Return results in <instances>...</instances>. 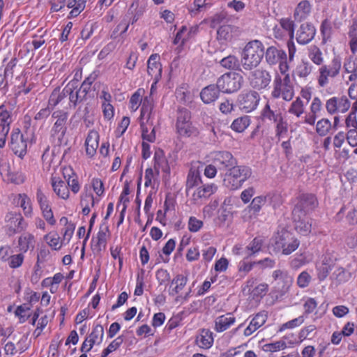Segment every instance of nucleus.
I'll return each mask as SVG.
<instances>
[{
    "instance_id": "2eb2a0df",
    "label": "nucleus",
    "mask_w": 357,
    "mask_h": 357,
    "mask_svg": "<svg viewBox=\"0 0 357 357\" xmlns=\"http://www.w3.org/2000/svg\"><path fill=\"white\" fill-rule=\"evenodd\" d=\"M272 278L274 291L281 296L286 294L294 282V278L289 275L288 271L280 269L272 273Z\"/></svg>"
},
{
    "instance_id": "9d476101",
    "label": "nucleus",
    "mask_w": 357,
    "mask_h": 357,
    "mask_svg": "<svg viewBox=\"0 0 357 357\" xmlns=\"http://www.w3.org/2000/svg\"><path fill=\"white\" fill-rule=\"evenodd\" d=\"M188 278L186 275L178 274L174 277L171 280L169 287V295L175 296V301L183 303L190 299L192 291L191 287H189L186 293L183 294L186 287Z\"/></svg>"
},
{
    "instance_id": "412c9836",
    "label": "nucleus",
    "mask_w": 357,
    "mask_h": 357,
    "mask_svg": "<svg viewBox=\"0 0 357 357\" xmlns=\"http://www.w3.org/2000/svg\"><path fill=\"white\" fill-rule=\"evenodd\" d=\"M10 148L15 155L20 158H24L27 153V141L20 129H13L11 133Z\"/></svg>"
},
{
    "instance_id": "cd10ccee",
    "label": "nucleus",
    "mask_w": 357,
    "mask_h": 357,
    "mask_svg": "<svg viewBox=\"0 0 357 357\" xmlns=\"http://www.w3.org/2000/svg\"><path fill=\"white\" fill-rule=\"evenodd\" d=\"M315 26L311 22H304L297 31L296 40L300 45H307L313 40L316 34Z\"/></svg>"
},
{
    "instance_id": "9b49d317",
    "label": "nucleus",
    "mask_w": 357,
    "mask_h": 357,
    "mask_svg": "<svg viewBox=\"0 0 357 357\" xmlns=\"http://www.w3.org/2000/svg\"><path fill=\"white\" fill-rule=\"evenodd\" d=\"M294 204L293 211L307 215L318 208L319 199L313 192H302L294 199Z\"/></svg>"
},
{
    "instance_id": "473e14b6",
    "label": "nucleus",
    "mask_w": 357,
    "mask_h": 357,
    "mask_svg": "<svg viewBox=\"0 0 357 357\" xmlns=\"http://www.w3.org/2000/svg\"><path fill=\"white\" fill-rule=\"evenodd\" d=\"M13 204L20 206L26 217L33 216V202L28 195L21 192L13 196Z\"/></svg>"
},
{
    "instance_id": "f03ea898",
    "label": "nucleus",
    "mask_w": 357,
    "mask_h": 357,
    "mask_svg": "<svg viewBox=\"0 0 357 357\" xmlns=\"http://www.w3.org/2000/svg\"><path fill=\"white\" fill-rule=\"evenodd\" d=\"M264 45L261 40L255 39L250 40L241 51V66L245 70H250L258 67L264 55Z\"/></svg>"
},
{
    "instance_id": "7c9ffc66",
    "label": "nucleus",
    "mask_w": 357,
    "mask_h": 357,
    "mask_svg": "<svg viewBox=\"0 0 357 357\" xmlns=\"http://www.w3.org/2000/svg\"><path fill=\"white\" fill-rule=\"evenodd\" d=\"M213 162L219 168H227L237 163L236 159L229 151H216L213 153Z\"/></svg>"
},
{
    "instance_id": "c85d7f7f",
    "label": "nucleus",
    "mask_w": 357,
    "mask_h": 357,
    "mask_svg": "<svg viewBox=\"0 0 357 357\" xmlns=\"http://www.w3.org/2000/svg\"><path fill=\"white\" fill-rule=\"evenodd\" d=\"M27 338L22 337L20 338L18 341L14 342L10 340H4V356H13L16 355L17 352L22 353L28 349Z\"/></svg>"
},
{
    "instance_id": "f704fd0d",
    "label": "nucleus",
    "mask_w": 357,
    "mask_h": 357,
    "mask_svg": "<svg viewBox=\"0 0 357 357\" xmlns=\"http://www.w3.org/2000/svg\"><path fill=\"white\" fill-rule=\"evenodd\" d=\"M195 343L201 349H210L214 343L213 333L208 328L200 329L195 337Z\"/></svg>"
},
{
    "instance_id": "69168bd1",
    "label": "nucleus",
    "mask_w": 357,
    "mask_h": 357,
    "mask_svg": "<svg viewBox=\"0 0 357 357\" xmlns=\"http://www.w3.org/2000/svg\"><path fill=\"white\" fill-rule=\"evenodd\" d=\"M123 342V337L122 336H119L116 338L114 339L113 341L110 342L109 346H107L102 350V351L100 354V356L107 357L109 355V354L117 351V349L121 347Z\"/></svg>"
},
{
    "instance_id": "a19ab883",
    "label": "nucleus",
    "mask_w": 357,
    "mask_h": 357,
    "mask_svg": "<svg viewBox=\"0 0 357 357\" xmlns=\"http://www.w3.org/2000/svg\"><path fill=\"white\" fill-rule=\"evenodd\" d=\"M312 6L309 1L303 0L300 1L294 8V20L301 22L311 15Z\"/></svg>"
},
{
    "instance_id": "5fc2aeb1",
    "label": "nucleus",
    "mask_w": 357,
    "mask_h": 357,
    "mask_svg": "<svg viewBox=\"0 0 357 357\" xmlns=\"http://www.w3.org/2000/svg\"><path fill=\"white\" fill-rule=\"evenodd\" d=\"M307 56L309 59L318 67L324 62L322 50L317 45H310L308 48Z\"/></svg>"
},
{
    "instance_id": "f8f14e48",
    "label": "nucleus",
    "mask_w": 357,
    "mask_h": 357,
    "mask_svg": "<svg viewBox=\"0 0 357 357\" xmlns=\"http://www.w3.org/2000/svg\"><path fill=\"white\" fill-rule=\"evenodd\" d=\"M243 77L241 73L229 72L222 75L218 78V87L220 92L231 93L241 88Z\"/></svg>"
},
{
    "instance_id": "c756f323",
    "label": "nucleus",
    "mask_w": 357,
    "mask_h": 357,
    "mask_svg": "<svg viewBox=\"0 0 357 357\" xmlns=\"http://www.w3.org/2000/svg\"><path fill=\"white\" fill-rule=\"evenodd\" d=\"M343 74H347L345 82L349 83L357 82V58L354 56H349L345 59L342 63Z\"/></svg>"
},
{
    "instance_id": "6ab92c4d",
    "label": "nucleus",
    "mask_w": 357,
    "mask_h": 357,
    "mask_svg": "<svg viewBox=\"0 0 357 357\" xmlns=\"http://www.w3.org/2000/svg\"><path fill=\"white\" fill-rule=\"evenodd\" d=\"M105 329L101 324L93 325L91 332L88 334L81 345V351H90L95 344H100L103 341Z\"/></svg>"
},
{
    "instance_id": "09e8293b",
    "label": "nucleus",
    "mask_w": 357,
    "mask_h": 357,
    "mask_svg": "<svg viewBox=\"0 0 357 357\" xmlns=\"http://www.w3.org/2000/svg\"><path fill=\"white\" fill-rule=\"evenodd\" d=\"M13 122L11 111L7 105H0V128L10 131Z\"/></svg>"
},
{
    "instance_id": "e2e57ef3",
    "label": "nucleus",
    "mask_w": 357,
    "mask_h": 357,
    "mask_svg": "<svg viewBox=\"0 0 357 357\" xmlns=\"http://www.w3.org/2000/svg\"><path fill=\"white\" fill-rule=\"evenodd\" d=\"M331 121L324 117L320 120H318L316 123V131L317 133L320 136H326L329 133L331 129Z\"/></svg>"
},
{
    "instance_id": "423d86ee",
    "label": "nucleus",
    "mask_w": 357,
    "mask_h": 357,
    "mask_svg": "<svg viewBox=\"0 0 357 357\" xmlns=\"http://www.w3.org/2000/svg\"><path fill=\"white\" fill-rule=\"evenodd\" d=\"M273 241L274 250L286 256L295 252L300 245L295 234L284 227L278 229L273 236Z\"/></svg>"
},
{
    "instance_id": "e433bc0d",
    "label": "nucleus",
    "mask_w": 357,
    "mask_h": 357,
    "mask_svg": "<svg viewBox=\"0 0 357 357\" xmlns=\"http://www.w3.org/2000/svg\"><path fill=\"white\" fill-rule=\"evenodd\" d=\"M236 322V318L231 313L219 315L214 320L213 329L217 333L227 331Z\"/></svg>"
},
{
    "instance_id": "bf43d9fd",
    "label": "nucleus",
    "mask_w": 357,
    "mask_h": 357,
    "mask_svg": "<svg viewBox=\"0 0 357 357\" xmlns=\"http://www.w3.org/2000/svg\"><path fill=\"white\" fill-rule=\"evenodd\" d=\"M319 30L322 36L323 44H326L328 41L331 40V36L333 34V24L331 20L325 19L322 20Z\"/></svg>"
},
{
    "instance_id": "20e7f679",
    "label": "nucleus",
    "mask_w": 357,
    "mask_h": 357,
    "mask_svg": "<svg viewBox=\"0 0 357 357\" xmlns=\"http://www.w3.org/2000/svg\"><path fill=\"white\" fill-rule=\"evenodd\" d=\"M252 171L246 165H234L227 169L222 178V185L227 190H239L248 179L250 178Z\"/></svg>"
},
{
    "instance_id": "ddd939ff",
    "label": "nucleus",
    "mask_w": 357,
    "mask_h": 357,
    "mask_svg": "<svg viewBox=\"0 0 357 357\" xmlns=\"http://www.w3.org/2000/svg\"><path fill=\"white\" fill-rule=\"evenodd\" d=\"M264 55L268 65L275 66L278 64L279 73L286 72L287 69H290L285 50L271 45L266 48V50H264Z\"/></svg>"
},
{
    "instance_id": "39448f33",
    "label": "nucleus",
    "mask_w": 357,
    "mask_h": 357,
    "mask_svg": "<svg viewBox=\"0 0 357 357\" xmlns=\"http://www.w3.org/2000/svg\"><path fill=\"white\" fill-rule=\"evenodd\" d=\"M342 68V59L339 56H335L331 63H322L318 67L315 79L319 88H326L332 80L340 77Z\"/></svg>"
},
{
    "instance_id": "79ce46f5",
    "label": "nucleus",
    "mask_w": 357,
    "mask_h": 357,
    "mask_svg": "<svg viewBox=\"0 0 357 357\" xmlns=\"http://www.w3.org/2000/svg\"><path fill=\"white\" fill-rule=\"evenodd\" d=\"M60 225L63 226L61 229L62 240L64 244L69 243L73 237V234L76 228V225L69 220L66 216H62L59 220Z\"/></svg>"
},
{
    "instance_id": "f3484780",
    "label": "nucleus",
    "mask_w": 357,
    "mask_h": 357,
    "mask_svg": "<svg viewBox=\"0 0 357 357\" xmlns=\"http://www.w3.org/2000/svg\"><path fill=\"white\" fill-rule=\"evenodd\" d=\"M97 76L95 73L89 74L87 77H85L84 81L79 88H77L75 82L72 81L73 85V101H75L76 107L79 103L86 100L89 96V93L92 91V86Z\"/></svg>"
},
{
    "instance_id": "338daca9",
    "label": "nucleus",
    "mask_w": 357,
    "mask_h": 357,
    "mask_svg": "<svg viewBox=\"0 0 357 357\" xmlns=\"http://www.w3.org/2000/svg\"><path fill=\"white\" fill-rule=\"evenodd\" d=\"M286 338L287 337H284L279 341L265 344L264 346V351L269 352L282 351V349H284L288 347L287 343L285 341Z\"/></svg>"
},
{
    "instance_id": "58836bf2",
    "label": "nucleus",
    "mask_w": 357,
    "mask_h": 357,
    "mask_svg": "<svg viewBox=\"0 0 357 357\" xmlns=\"http://www.w3.org/2000/svg\"><path fill=\"white\" fill-rule=\"evenodd\" d=\"M153 169L154 171L160 174V172L169 173L170 171L169 165L166 158L165 154L161 149H158L154 153L153 155Z\"/></svg>"
},
{
    "instance_id": "2f4dec72",
    "label": "nucleus",
    "mask_w": 357,
    "mask_h": 357,
    "mask_svg": "<svg viewBox=\"0 0 357 357\" xmlns=\"http://www.w3.org/2000/svg\"><path fill=\"white\" fill-rule=\"evenodd\" d=\"M310 112L304 117L303 123L307 125L314 126L315 121L323 110V101L319 96H314L310 102Z\"/></svg>"
},
{
    "instance_id": "13d9d810",
    "label": "nucleus",
    "mask_w": 357,
    "mask_h": 357,
    "mask_svg": "<svg viewBox=\"0 0 357 357\" xmlns=\"http://www.w3.org/2000/svg\"><path fill=\"white\" fill-rule=\"evenodd\" d=\"M279 24L282 26L285 37L294 39L295 22L290 17H282L279 20Z\"/></svg>"
},
{
    "instance_id": "3c124183",
    "label": "nucleus",
    "mask_w": 357,
    "mask_h": 357,
    "mask_svg": "<svg viewBox=\"0 0 357 357\" xmlns=\"http://www.w3.org/2000/svg\"><path fill=\"white\" fill-rule=\"evenodd\" d=\"M250 123L251 119L250 116L244 115L235 119L230 125V128L237 133H242V132L248 128Z\"/></svg>"
},
{
    "instance_id": "603ef678",
    "label": "nucleus",
    "mask_w": 357,
    "mask_h": 357,
    "mask_svg": "<svg viewBox=\"0 0 357 357\" xmlns=\"http://www.w3.org/2000/svg\"><path fill=\"white\" fill-rule=\"evenodd\" d=\"M264 243V239L261 236L254 238L245 248L248 257H253L261 251Z\"/></svg>"
},
{
    "instance_id": "6e6d98bb",
    "label": "nucleus",
    "mask_w": 357,
    "mask_h": 357,
    "mask_svg": "<svg viewBox=\"0 0 357 357\" xmlns=\"http://www.w3.org/2000/svg\"><path fill=\"white\" fill-rule=\"evenodd\" d=\"M43 238L47 245L54 250H59L65 245L62 238L56 232L46 234Z\"/></svg>"
},
{
    "instance_id": "de8ad7c7",
    "label": "nucleus",
    "mask_w": 357,
    "mask_h": 357,
    "mask_svg": "<svg viewBox=\"0 0 357 357\" xmlns=\"http://www.w3.org/2000/svg\"><path fill=\"white\" fill-rule=\"evenodd\" d=\"M4 64V76L13 77L15 67L18 63V59L16 55L12 54L11 52H9L3 59Z\"/></svg>"
},
{
    "instance_id": "1a4fd4ad",
    "label": "nucleus",
    "mask_w": 357,
    "mask_h": 357,
    "mask_svg": "<svg viewBox=\"0 0 357 357\" xmlns=\"http://www.w3.org/2000/svg\"><path fill=\"white\" fill-rule=\"evenodd\" d=\"M67 98L68 99V107L75 108V101H73V82L70 81L62 90L61 87L58 86L52 91L48 100L49 107L53 109L59 105H63Z\"/></svg>"
},
{
    "instance_id": "5701e85b",
    "label": "nucleus",
    "mask_w": 357,
    "mask_h": 357,
    "mask_svg": "<svg viewBox=\"0 0 357 357\" xmlns=\"http://www.w3.org/2000/svg\"><path fill=\"white\" fill-rule=\"evenodd\" d=\"M249 79L250 86L258 90H261L269 85L271 82V75L267 70L257 69L252 73Z\"/></svg>"
},
{
    "instance_id": "a18cd8bd",
    "label": "nucleus",
    "mask_w": 357,
    "mask_h": 357,
    "mask_svg": "<svg viewBox=\"0 0 357 357\" xmlns=\"http://www.w3.org/2000/svg\"><path fill=\"white\" fill-rule=\"evenodd\" d=\"M357 111L350 109L349 112L345 116L344 119V124L346 128V132L348 134V142L352 137L357 129Z\"/></svg>"
},
{
    "instance_id": "864d4df0",
    "label": "nucleus",
    "mask_w": 357,
    "mask_h": 357,
    "mask_svg": "<svg viewBox=\"0 0 357 357\" xmlns=\"http://www.w3.org/2000/svg\"><path fill=\"white\" fill-rule=\"evenodd\" d=\"M145 90L143 88H138L136 91L132 93L129 100V109L132 112L137 111L143 101Z\"/></svg>"
},
{
    "instance_id": "4be33fe9",
    "label": "nucleus",
    "mask_w": 357,
    "mask_h": 357,
    "mask_svg": "<svg viewBox=\"0 0 357 357\" xmlns=\"http://www.w3.org/2000/svg\"><path fill=\"white\" fill-rule=\"evenodd\" d=\"M313 69V65L307 59H302L292 70L291 76L294 79L305 82L308 81Z\"/></svg>"
},
{
    "instance_id": "a211bd4d",
    "label": "nucleus",
    "mask_w": 357,
    "mask_h": 357,
    "mask_svg": "<svg viewBox=\"0 0 357 357\" xmlns=\"http://www.w3.org/2000/svg\"><path fill=\"white\" fill-rule=\"evenodd\" d=\"M109 236V225L106 223L101 224L96 236L93 237L91 242V248L94 255L98 256L102 250H105Z\"/></svg>"
},
{
    "instance_id": "aec40b11",
    "label": "nucleus",
    "mask_w": 357,
    "mask_h": 357,
    "mask_svg": "<svg viewBox=\"0 0 357 357\" xmlns=\"http://www.w3.org/2000/svg\"><path fill=\"white\" fill-rule=\"evenodd\" d=\"M218 190V186L214 183H206L197 186L192 194L191 202L195 205H201Z\"/></svg>"
},
{
    "instance_id": "8fccbe9b",
    "label": "nucleus",
    "mask_w": 357,
    "mask_h": 357,
    "mask_svg": "<svg viewBox=\"0 0 357 357\" xmlns=\"http://www.w3.org/2000/svg\"><path fill=\"white\" fill-rule=\"evenodd\" d=\"M140 126L143 140L149 142V143H153L156 139V135L153 121H151L149 124L146 123L145 121H141Z\"/></svg>"
},
{
    "instance_id": "ea45409f",
    "label": "nucleus",
    "mask_w": 357,
    "mask_h": 357,
    "mask_svg": "<svg viewBox=\"0 0 357 357\" xmlns=\"http://www.w3.org/2000/svg\"><path fill=\"white\" fill-rule=\"evenodd\" d=\"M154 109V102L153 98L149 96H145L142 102L141 107V114L139 116L140 122L144 121L145 123H150L151 117Z\"/></svg>"
},
{
    "instance_id": "4d7b16f0",
    "label": "nucleus",
    "mask_w": 357,
    "mask_h": 357,
    "mask_svg": "<svg viewBox=\"0 0 357 357\" xmlns=\"http://www.w3.org/2000/svg\"><path fill=\"white\" fill-rule=\"evenodd\" d=\"M202 182V177L199 172L194 169H190L185 181V191L188 192L192 190L195 187L199 185V183Z\"/></svg>"
},
{
    "instance_id": "680f3d73",
    "label": "nucleus",
    "mask_w": 357,
    "mask_h": 357,
    "mask_svg": "<svg viewBox=\"0 0 357 357\" xmlns=\"http://www.w3.org/2000/svg\"><path fill=\"white\" fill-rule=\"evenodd\" d=\"M267 202V196L260 195L255 197L248 206L250 211H252L254 215H259L264 205Z\"/></svg>"
},
{
    "instance_id": "72a5a7b5",
    "label": "nucleus",
    "mask_w": 357,
    "mask_h": 357,
    "mask_svg": "<svg viewBox=\"0 0 357 357\" xmlns=\"http://www.w3.org/2000/svg\"><path fill=\"white\" fill-rule=\"evenodd\" d=\"M37 239L33 233L24 232L17 238L19 251L24 255L29 250H33L36 246Z\"/></svg>"
},
{
    "instance_id": "393cba45",
    "label": "nucleus",
    "mask_w": 357,
    "mask_h": 357,
    "mask_svg": "<svg viewBox=\"0 0 357 357\" xmlns=\"http://www.w3.org/2000/svg\"><path fill=\"white\" fill-rule=\"evenodd\" d=\"M147 72L152 78L153 82L151 86V91L154 85L162 78V63L160 62V55L152 54L147 61Z\"/></svg>"
},
{
    "instance_id": "bb28decb",
    "label": "nucleus",
    "mask_w": 357,
    "mask_h": 357,
    "mask_svg": "<svg viewBox=\"0 0 357 357\" xmlns=\"http://www.w3.org/2000/svg\"><path fill=\"white\" fill-rule=\"evenodd\" d=\"M5 220L11 234L20 232L26 229L27 224L20 213H8L5 217Z\"/></svg>"
},
{
    "instance_id": "4468645a",
    "label": "nucleus",
    "mask_w": 357,
    "mask_h": 357,
    "mask_svg": "<svg viewBox=\"0 0 357 357\" xmlns=\"http://www.w3.org/2000/svg\"><path fill=\"white\" fill-rule=\"evenodd\" d=\"M325 107L329 115L347 114L351 108V101L347 96H334L326 100Z\"/></svg>"
},
{
    "instance_id": "49530a36",
    "label": "nucleus",
    "mask_w": 357,
    "mask_h": 357,
    "mask_svg": "<svg viewBox=\"0 0 357 357\" xmlns=\"http://www.w3.org/2000/svg\"><path fill=\"white\" fill-rule=\"evenodd\" d=\"M289 129V125L288 121L282 116L274 125V135L278 142L287 137Z\"/></svg>"
},
{
    "instance_id": "f257e3e1",
    "label": "nucleus",
    "mask_w": 357,
    "mask_h": 357,
    "mask_svg": "<svg viewBox=\"0 0 357 357\" xmlns=\"http://www.w3.org/2000/svg\"><path fill=\"white\" fill-rule=\"evenodd\" d=\"M61 174L63 180L60 176L52 175L50 177V185L57 199L67 201L70 199V192L77 195L81 190L79 178L70 166L61 167Z\"/></svg>"
},
{
    "instance_id": "7ed1b4c3",
    "label": "nucleus",
    "mask_w": 357,
    "mask_h": 357,
    "mask_svg": "<svg viewBox=\"0 0 357 357\" xmlns=\"http://www.w3.org/2000/svg\"><path fill=\"white\" fill-rule=\"evenodd\" d=\"M290 69L285 72L276 73L273 83L271 96L274 98H282V100L290 102L295 96V87L291 80Z\"/></svg>"
},
{
    "instance_id": "0e129e2a",
    "label": "nucleus",
    "mask_w": 357,
    "mask_h": 357,
    "mask_svg": "<svg viewBox=\"0 0 357 357\" xmlns=\"http://www.w3.org/2000/svg\"><path fill=\"white\" fill-rule=\"evenodd\" d=\"M26 179L24 173L20 171H8L6 174V181L14 185H22Z\"/></svg>"
},
{
    "instance_id": "c9c22d12",
    "label": "nucleus",
    "mask_w": 357,
    "mask_h": 357,
    "mask_svg": "<svg viewBox=\"0 0 357 357\" xmlns=\"http://www.w3.org/2000/svg\"><path fill=\"white\" fill-rule=\"evenodd\" d=\"M220 93V91L219 90L217 82L215 85H214V84H210L208 86L202 88L199 96L202 101L204 102L205 105H210V103L218 100Z\"/></svg>"
},
{
    "instance_id": "c03bdc74",
    "label": "nucleus",
    "mask_w": 357,
    "mask_h": 357,
    "mask_svg": "<svg viewBox=\"0 0 357 357\" xmlns=\"http://www.w3.org/2000/svg\"><path fill=\"white\" fill-rule=\"evenodd\" d=\"M87 2H93V0H68L67 7L71 8L68 13V18L77 17L86 8Z\"/></svg>"
},
{
    "instance_id": "dca6fc26",
    "label": "nucleus",
    "mask_w": 357,
    "mask_h": 357,
    "mask_svg": "<svg viewBox=\"0 0 357 357\" xmlns=\"http://www.w3.org/2000/svg\"><path fill=\"white\" fill-rule=\"evenodd\" d=\"M260 96L255 91H244L238 96V109L245 112L255 111L259 105Z\"/></svg>"
},
{
    "instance_id": "6e6552de",
    "label": "nucleus",
    "mask_w": 357,
    "mask_h": 357,
    "mask_svg": "<svg viewBox=\"0 0 357 357\" xmlns=\"http://www.w3.org/2000/svg\"><path fill=\"white\" fill-rule=\"evenodd\" d=\"M191 113L185 107H180L177 110L176 128L178 135L183 137H197L199 131L191 121Z\"/></svg>"
},
{
    "instance_id": "0eeeda50",
    "label": "nucleus",
    "mask_w": 357,
    "mask_h": 357,
    "mask_svg": "<svg viewBox=\"0 0 357 357\" xmlns=\"http://www.w3.org/2000/svg\"><path fill=\"white\" fill-rule=\"evenodd\" d=\"M52 119L53 124L50 130L51 137L61 144L68 131L69 113L64 109H57L52 112Z\"/></svg>"
},
{
    "instance_id": "b1692460",
    "label": "nucleus",
    "mask_w": 357,
    "mask_h": 357,
    "mask_svg": "<svg viewBox=\"0 0 357 357\" xmlns=\"http://www.w3.org/2000/svg\"><path fill=\"white\" fill-rule=\"evenodd\" d=\"M292 220L294 224V229L298 234L307 236L311 232L312 224L307 215L298 213L292 210Z\"/></svg>"
},
{
    "instance_id": "052dcab7",
    "label": "nucleus",
    "mask_w": 357,
    "mask_h": 357,
    "mask_svg": "<svg viewBox=\"0 0 357 357\" xmlns=\"http://www.w3.org/2000/svg\"><path fill=\"white\" fill-rule=\"evenodd\" d=\"M261 116L264 119L273 121L275 125V123L278 122V119L282 116V114L281 112L273 110L269 103L267 102L261 112Z\"/></svg>"
},
{
    "instance_id": "37998d69",
    "label": "nucleus",
    "mask_w": 357,
    "mask_h": 357,
    "mask_svg": "<svg viewBox=\"0 0 357 357\" xmlns=\"http://www.w3.org/2000/svg\"><path fill=\"white\" fill-rule=\"evenodd\" d=\"M287 112L290 115L299 119V118L303 117L304 114L306 115V104L300 96H297L294 100L291 101Z\"/></svg>"
},
{
    "instance_id": "774afa93",
    "label": "nucleus",
    "mask_w": 357,
    "mask_h": 357,
    "mask_svg": "<svg viewBox=\"0 0 357 357\" xmlns=\"http://www.w3.org/2000/svg\"><path fill=\"white\" fill-rule=\"evenodd\" d=\"M347 97L350 101V109L357 111V82L349 84L347 89Z\"/></svg>"
},
{
    "instance_id": "a878e982",
    "label": "nucleus",
    "mask_w": 357,
    "mask_h": 357,
    "mask_svg": "<svg viewBox=\"0 0 357 357\" xmlns=\"http://www.w3.org/2000/svg\"><path fill=\"white\" fill-rule=\"evenodd\" d=\"M250 323L243 331V334L245 337H249V335L253 334L258 328L262 327V326L266 323L268 312L266 310H261L254 314L253 317H250Z\"/></svg>"
},
{
    "instance_id": "4c0bfd02",
    "label": "nucleus",
    "mask_w": 357,
    "mask_h": 357,
    "mask_svg": "<svg viewBox=\"0 0 357 357\" xmlns=\"http://www.w3.org/2000/svg\"><path fill=\"white\" fill-rule=\"evenodd\" d=\"M100 135L97 130H91L89 131L85 139L86 153L89 158H93L97 153L99 145Z\"/></svg>"
}]
</instances>
